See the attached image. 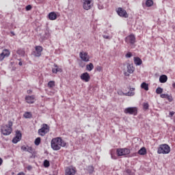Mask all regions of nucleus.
Here are the masks:
<instances>
[{"mask_svg":"<svg viewBox=\"0 0 175 175\" xmlns=\"http://www.w3.org/2000/svg\"><path fill=\"white\" fill-rule=\"evenodd\" d=\"M126 58H131V57H132V53L129 52L126 54L125 55Z\"/></svg>","mask_w":175,"mask_h":175,"instance_id":"4c0bfd02","label":"nucleus"},{"mask_svg":"<svg viewBox=\"0 0 175 175\" xmlns=\"http://www.w3.org/2000/svg\"><path fill=\"white\" fill-rule=\"evenodd\" d=\"M44 167H49L50 166V162L48 160H44Z\"/></svg>","mask_w":175,"mask_h":175,"instance_id":"473e14b6","label":"nucleus"},{"mask_svg":"<svg viewBox=\"0 0 175 175\" xmlns=\"http://www.w3.org/2000/svg\"><path fill=\"white\" fill-rule=\"evenodd\" d=\"M48 87H49V88H53V87H55V82L54 81H50L48 83Z\"/></svg>","mask_w":175,"mask_h":175,"instance_id":"cd10ccee","label":"nucleus"},{"mask_svg":"<svg viewBox=\"0 0 175 175\" xmlns=\"http://www.w3.org/2000/svg\"><path fill=\"white\" fill-rule=\"evenodd\" d=\"M160 83H166L167 81V76L163 75L159 77Z\"/></svg>","mask_w":175,"mask_h":175,"instance_id":"aec40b11","label":"nucleus"},{"mask_svg":"<svg viewBox=\"0 0 175 175\" xmlns=\"http://www.w3.org/2000/svg\"><path fill=\"white\" fill-rule=\"evenodd\" d=\"M111 159H116V157H113V154H111Z\"/></svg>","mask_w":175,"mask_h":175,"instance_id":"603ef678","label":"nucleus"},{"mask_svg":"<svg viewBox=\"0 0 175 175\" xmlns=\"http://www.w3.org/2000/svg\"><path fill=\"white\" fill-rule=\"evenodd\" d=\"M141 88L145 90V91H148V84H147L146 82H143L141 84Z\"/></svg>","mask_w":175,"mask_h":175,"instance_id":"393cba45","label":"nucleus"},{"mask_svg":"<svg viewBox=\"0 0 175 175\" xmlns=\"http://www.w3.org/2000/svg\"><path fill=\"white\" fill-rule=\"evenodd\" d=\"M123 95L125 96H133L135 95V88H130V90L126 93H124Z\"/></svg>","mask_w":175,"mask_h":175,"instance_id":"a211bd4d","label":"nucleus"},{"mask_svg":"<svg viewBox=\"0 0 175 175\" xmlns=\"http://www.w3.org/2000/svg\"><path fill=\"white\" fill-rule=\"evenodd\" d=\"M3 163V160H2L1 158H0V166L1 165H2Z\"/></svg>","mask_w":175,"mask_h":175,"instance_id":"de8ad7c7","label":"nucleus"},{"mask_svg":"<svg viewBox=\"0 0 175 175\" xmlns=\"http://www.w3.org/2000/svg\"><path fill=\"white\" fill-rule=\"evenodd\" d=\"M27 152H29L30 154H33V148L32 147H28L27 148Z\"/></svg>","mask_w":175,"mask_h":175,"instance_id":"72a5a7b5","label":"nucleus"},{"mask_svg":"<svg viewBox=\"0 0 175 175\" xmlns=\"http://www.w3.org/2000/svg\"><path fill=\"white\" fill-rule=\"evenodd\" d=\"M91 79V77H90V74L88 72H83L81 75V80H83V81H85V83H88Z\"/></svg>","mask_w":175,"mask_h":175,"instance_id":"dca6fc26","label":"nucleus"},{"mask_svg":"<svg viewBox=\"0 0 175 175\" xmlns=\"http://www.w3.org/2000/svg\"><path fill=\"white\" fill-rule=\"evenodd\" d=\"M55 68H52L53 73H58V72H61V68H58V66L57 64H54Z\"/></svg>","mask_w":175,"mask_h":175,"instance_id":"5701e85b","label":"nucleus"},{"mask_svg":"<svg viewBox=\"0 0 175 175\" xmlns=\"http://www.w3.org/2000/svg\"><path fill=\"white\" fill-rule=\"evenodd\" d=\"M79 57L82 61L84 62H90V55H88V53L87 52H80Z\"/></svg>","mask_w":175,"mask_h":175,"instance_id":"9d476101","label":"nucleus"},{"mask_svg":"<svg viewBox=\"0 0 175 175\" xmlns=\"http://www.w3.org/2000/svg\"><path fill=\"white\" fill-rule=\"evenodd\" d=\"M146 5L147 8H151L154 5V1L152 0H147L146 1Z\"/></svg>","mask_w":175,"mask_h":175,"instance_id":"bb28decb","label":"nucleus"},{"mask_svg":"<svg viewBox=\"0 0 175 175\" xmlns=\"http://www.w3.org/2000/svg\"><path fill=\"white\" fill-rule=\"evenodd\" d=\"M118 157H122L124 155H128L131 154V150L129 148H119L116 151Z\"/></svg>","mask_w":175,"mask_h":175,"instance_id":"39448f33","label":"nucleus"},{"mask_svg":"<svg viewBox=\"0 0 175 175\" xmlns=\"http://www.w3.org/2000/svg\"><path fill=\"white\" fill-rule=\"evenodd\" d=\"M172 87H174V88H175V83H174L172 84Z\"/></svg>","mask_w":175,"mask_h":175,"instance_id":"5fc2aeb1","label":"nucleus"},{"mask_svg":"<svg viewBox=\"0 0 175 175\" xmlns=\"http://www.w3.org/2000/svg\"><path fill=\"white\" fill-rule=\"evenodd\" d=\"M88 170H89V173H92V172H94V167L89 166L88 167Z\"/></svg>","mask_w":175,"mask_h":175,"instance_id":"ea45409f","label":"nucleus"},{"mask_svg":"<svg viewBox=\"0 0 175 175\" xmlns=\"http://www.w3.org/2000/svg\"><path fill=\"white\" fill-rule=\"evenodd\" d=\"M138 154L139 155H146L147 154V150L143 147L138 151Z\"/></svg>","mask_w":175,"mask_h":175,"instance_id":"4be33fe9","label":"nucleus"},{"mask_svg":"<svg viewBox=\"0 0 175 175\" xmlns=\"http://www.w3.org/2000/svg\"><path fill=\"white\" fill-rule=\"evenodd\" d=\"M170 152V146L169 145L164 144L159 145L157 149V154H169Z\"/></svg>","mask_w":175,"mask_h":175,"instance_id":"7ed1b4c3","label":"nucleus"},{"mask_svg":"<svg viewBox=\"0 0 175 175\" xmlns=\"http://www.w3.org/2000/svg\"><path fill=\"white\" fill-rule=\"evenodd\" d=\"M27 103L32 104L35 103V96H27L25 97Z\"/></svg>","mask_w":175,"mask_h":175,"instance_id":"f3484780","label":"nucleus"},{"mask_svg":"<svg viewBox=\"0 0 175 175\" xmlns=\"http://www.w3.org/2000/svg\"><path fill=\"white\" fill-rule=\"evenodd\" d=\"M36 51H33L32 54L34 57H40L42 55V51H43V47L40 46H36L35 47Z\"/></svg>","mask_w":175,"mask_h":175,"instance_id":"f8f14e48","label":"nucleus"},{"mask_svg":"<svg viewBox=\"0 0 175 175\" xmlns=\"http://www.w3.org/2000/svg\"><path fill=\"white\" fill-rule=\"evenodd\" d=\"M94 69V64L92 63H90L89 64L86 65V70H88V72H91Z\"/></svg>","mask_w":175,"mask_h":175,"instance_id":"b1692460","label":"nucleus"},{"mask_svg":"<svg viewBox=\"0 0 175 175\" xmlns=\"http://www.w3.org/2000/svg\"><path fill=\"white\" fill-rule=\"evenodd\" d=\"M21 150H23V151H27L28 148H27V146H21Z\"/></svg>","mask_w":175,"mask_h":175,"instance_id":"37998d69","label":"nucleus"},{"mask_svg":"<svg viewBox=\"0 0 175 175\" xmlns=\"http://www.w3.org/2000/svg\"><path fill=\"white\" fill-rule=\"evenodd\" d=\"M98 9H99L100 10H102V9L104 8L103 5H102V4H98Z\"/></svg>","mask_w":175,"mask_h":175,"instance_id":"c03bdc74","label":"nucleus"},{"mask_svg":"<svg viewBox=\"0 0 175 175\" xmlns=\"http://www.w3.org/2000/svg\"><path fill=\"white\" fill-rule=\"evenodd\" d=\"M18 65H19L20 66H23V62H20L18 63Z\"/></svg>","mask_w":175,"mask_h":175,"instance_id":"8fccbe9b","label":"nucleus"},{"mask_svg":"<svg viewBox=\"0 0 175 175\" xmlns=\"http://www.w3.org/2000/svg\"><path fill=\"white\" fill-rule=\"evenodd\" d=\"M82 3L85 10H90L92 6V0H82Z\"/></svg>","mask_w":175,"mask_h":175,"instance_id":"0eeeda50","label":"nucleus"},{"mask_svg":"<svg viewBox=\"0 0 175 175\" xmlns=\"http://www.w3.org/2000/svg\"><path fill=\"white\" fill-rule=\"evenodd\" d=\"M125 114H133L136 116L137 114V107H128L124 109Z\"/></svg>","mask_w":175,"mask_h":175,"instance_id":"6e6552de","label":"nucleus"},{"mask_svg":"<svg viewBox=\"0 0 175 175\" xmlns=\"http://www.w3.org/2000/svg\"><path fill=\"white\" fill-rule=\"evenodd\" d=\"M49 20L53 21L57 20V14L55 12H51L49 14Z\"/></svg>","mask_w":175,"mask_h":175,"instance_id":"6ab92c4d","label":"nucleus"},{"mask_svg":"<svg viewBox=\"0 0 175 175\" xmlns=\"http://www.w3.org/2000/svg\"><path fill=\"white\" fill-rule=\"evenodd\" d=\"M11 33H12V35H13L14 36V32H13V31H11Z\"/></svg>","mask_w":175,"mask_h":175,"instance_id":"864d4df0","label":"nucleus"},{"mask_svg":"<svg viewBox=\"0 0 175 175\" xmlns=\"http://www.w3.org/2000/svg\"><path fill=\"white\" fill-rule=\"evenodd\" d=\"M170 116H171V117H173V116H174V112H170Z\"/></svg>","mask_w":175,"mask_h":175,"instance_id":"49530a36","label":"nucleus"},{"mask_svg":"<svg viewBox=\"0 0 175 175\" xmlns=\"http://www.w3.org/2000/svg\"><path fill=\"white\" fill-rule=\"evenodd\" d=\"M27 170H32V166L31 165L27 166Z\"/></svg>","mask_w":175,"mask_h":175,"instance_id":"a18cd8bd","label":"nucleus"},{"mask_svg":"<svg viewBox=\"0 0 175 175\" xmlns=\"http://www.w3.org/2000/svg\"><path fill=\"white\" fill-rule=\"evenodd\" d=\"M134 63L135 65H142V61L140 57H134Z\"/></svg>","mask_w":175,"mask_h":175,"instance_id":"412c9836","label":"nucleus"},{"mask_svg":"<svg viewBox=\"0 0 175 175\" xmlns=\"http://www.w3.org/2000/svg\"><path fill=\"white\" fill-rule=\"evenodd\" d=\"M167 99L169 100V102H172L173 100V97L172 96H170L169 94L167 96Z\"/></svg>","mask_w":175,"mask_h":175,"instance_id":"58836bf2","label":"nucleus"},{"mask_svg":"<svg viewBox=\"0 0 175 175\" xmlns=\"http://www.w3.org/2000/svg\"><path fill=\"white\" fill-rule=\"evenodd\" d=\"M25 9L28 12V11L31 10V9H32V6L31 5H28L26 6Z\"/></svg>","mask_w":175,"mask_h":175,"instance_id":"a19ab883","label":"nucleus"},{"mask_svg":"<svg viewBox=\"0 0 175 175\" xmlns=\"http://www.w3.org/2000/svg\"><path fill=\"white\" fill-rule=\"evenodd\" d=\"M50 131V126L47 124H43L41 126V129L38 130V135L40 136H44L46 133H49Z\"/></svg>","mask_w":175,"mask_h":175,"instance_id":"20e7f679","label":"nucleus"},{"mask_svg":"<svg viewBox=\"0 0 175 175\" xmlns=\"http://www.w3.org/2000/svg\"><path fill=\"white\" fill-rule=\"evenodd\" d=\"M125 42L128 44H135L136 43V37H135V35L131 34L126 37Z\"/></svg>","mask_w":175,"mask_h":175,"instance_id":"1a4fd4ad","label":"nucleus"},{"mask_svg":"<svg viewBox=\"0 0 175 175\" xmlns=\"http://www.w3.org/2000/svg\"><path fill=\"white\" fill-rule=\"evenodd\" d=\"M23 117H25V118H32V114L31 112H25L23 115Z\"/></svg>","mask_w":175,"mask_h":175,"instance_id":"c85d7f7f","label":"nucleus"},{"mask_svg":"<svg viewBox=\"0 0 175 175\" xmlns=\"http://www.w3.org/2000/svg\"><path fill=\"white\" fill-rule=\"evenodd\" d=\"M27 94H32V90H27Z\"/></svg>","mask_w":175,"mask_h":175,"instance_id":"09e8293b","label":"nucleus"},{"mask_svg":"<svg viewBox=\"0 0 175 175\" xmlns=\"http://www.w3.org/2000/svg\"><path fill=\"white\" fill-rule=\"evenodd\" d=\"M103 38L104 39H107L108 40H110V39H111V38H113V37L111 36L108 35V34H103Z\"/></svg>","mask_w":175,"mask_h":175,"instance_id":"2f4dec72","label":"nucleus"},{"mask_svg":"<svg viewBox=\"0 0 175 175\" xmlns=\"http://www.w3.org/2000/svg\"><path fill=\"white\" fill-rule=\"evenodd\" d=\"M167 95H168V94H161L160 96H161V98H162L163 99H167Z\"/></svg>","mask_w":175,"mask_h":175,"instance_id":"e433bc0d","label":"nucleus"},{"mask_svg":"<svg viewBox=\"0 0 175 175\" xmlns=\"http://www.w3.org/2000/svg\"><path fill=\"white\" fill-rule=\"evenodd\" d=\"M126 68H127V72H124V76H129V75L135 72V67L129 63H127L126 64Z\"/></svg>","mask_w":175,"mask_h":175,"instance_id":"9b49d317","label":"nucleus"},{"mask_svg":"<svg viewBox=\"0 0 175 175\" xmlns=\"http://www.w3.org/2000/svg\"><path fill=\"white\" fill-rule=\"evenodd\" d=\"M148 107H150V105H148V103H144V110H148Z\"/></svg>","mask_w":175,"mask_h":175,"instance_id":"f704fd0d","label":"nucleus"},{"mask_svg":"<svg viewBox=\"0 0 175 175\" xmlns=\"http://www.w3.org/2000/svg\"><path fill=\"white\" fill-rule=\"evenodd\" d=\"M116 12L120 17H123L124 18H128V17H129V15H128L126 10H125L122 8H118Z\"/></svg>","mask_w":175,"mask_h":175,"instance_id":"423d86ee","label":"nucleus"},{"mask_svg":"<svg viewBox=\"0 0 175 175\" xmlns=\"http://www.w3.org/2000/svg\"><path fill=\"white\" fill-rule=\"evenodd\" d=\"M10 55V51L8 49L3 50V52L0 54V59L1 61H3L5 58H8Z\"/></svg>","mask_w":175,"mask_h":175,"instance_id":"4468645a","label":"nucleus"},{"mask_svg":"<svg viewBox=\"0 0 175 175\" xmlns=\"http://www.w3.org/2000/svg\"><path fill=\"white\" fill-rule=\"evenodd\" d=\"M66 142L62 137H57L52 139L51 142V147L54 151H58L61 147H66Z\"/></svg>","mask_w":175,"mask_h":175,"instance_id":"f257e3e1","label":"nucleus"},{"mask_svg":"<svg viewBox=\"0 0 175 175\" xmlns=\"http://www.w3.org/2000/svg\"><path fill=\"white\" fill-rule=\"evenodd\" d=\"M21 136H22L21 131L17 130L16 131V136L12 139V143H14V144H16V143H18V142L21 140Z\"/></svg>","mask_w":175,"mask_h":175,"instance_id":"ddd939ff","label":"nucleus"},{"mask_svg":"<svg viewBox=\"0 0 175 175\" xmlns=\"http://www.w3.org/2000/svg\"><path fill=\"white\" fill-rule=\"evenodd\" d=\"M12 126H13V122L9 121L8 124L3 125L1 128V133L4 136H9L12 133Z\"/></svg>","mask_w":175,"mask_h":175,"instance_id":"f03ea898","label":"nucleus"},{"mask_svg":"<svg viewBox=\"0 0 175 175\" xmlns=\"http://www.w3.org/2000/svg\"><path fill=\"white\" fill-rule=\"evenodd\" d=\"M17 175H24V173L23 172H20Z\"/></svg>","mask_w":175,"mask_h":175,"instance_id":"3c124183","label":"nucleus"},{"mask_svg":"<svg viewBox=\"0 0 175 175\" xmlns=\"http://www.w3.org/2000/svg\"><path fill=\"white\" fill-rule=\"evenodd\" d=\"M16 54H18V55H21V57H24V55H25V51L24 49H18L16 51Z\"/></svg>","mask_w":175,"mask_h":175,"instance_id":"a878e982","label":"nucleus"},{"mask_svg":"<svg viewBox=\"0 0 175 175\" xmlns=\"http://www.w3.org/2000/svg\"><path fill=\"white\" fill-rule=\"evenodd\" d=\"M96 69L98 72H102V66H97Z\"/></svg>","mask_w":175,"mask_h":175,"instance_id":"79ce46f5","label":"nucleus"},{"mask_svg":"<svg viewBox=\"0 0 175 175\" xmlns=\"http://www.w3.org/2000/svg\"><path fill=\"white\" fill-rule=\"evenodd\" d=\"M126 173H127V175H135V172H132L131 170H126Z\"/></svg>","mask_w":175,"mask_h":175,"instance_id":"c9c22d12","label":"nucleus"},{"mask_svg":"<svg viewBox=\"0 0 175 175\" xmlns=\"http://www.w3.org/2000/svg\"><path fill=\"white\" fill-rule=\"evenodd\" d=\"M42 139L40 137H37L35 141H34V144L36 146H39V144H40V142H41Z\"/></svg>","mask_w":175,"mask_h":175,"instance_id":"7c9ffc66","label":"nucleus"},{"mask_svg":"<svg viewBox=\"0 0 175 175\" xmlns=\"http://www.w3.org/2000/svg\"><path fill=\"white\" fill-rule=\"evenodd\" d=\"M162 92H163V89H162V88L159 87L157 88L156 90V94H157L158 95L162 94Z\"/></svg>","mask_w":175,"mask_h":175,"instance_id":"c756f323","label":"nucleus"},{"mask_svg":"<svg viewBox=\"0 0 175 175\" xmlns=\"http://www.w3.org/2000/svg\"><path fill=\"white\" fill-rule=\"evenodd\" d=\"M66 175H75L76 174V168L73 167H68L66 168Z\"/></svg>","mask_w":175,"mask_h":175,"instance_id":"2eb2a0df","label":"nucleus"}]
</instances>
